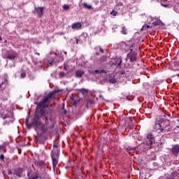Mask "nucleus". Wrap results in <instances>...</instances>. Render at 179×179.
<instances>
[{"label":"nucleus","instance_id":"57","mask_svg":"<svg viewBox=\"0 0 179 179\" xmlns=\"http://www.w3.org/2000/svg\"><path fill=\"white\" fill-rule=\"evenodd\" d=\"M64 54H66V52H64Z\"/></svg>","mask_w":179,"mask_h":179},{"label":"nucleus","instance_id":"13","mask_svg":"<svg viewBox=\"0 0 179 179\" xmlns=\"http://www.w3.org/2000/svg\"><path fill=\"white\" fill-rule=\"evenodd\" d=\"M71 29L73 30H79V29H82V23L80 22H74L71 25Z\"/></svg>","mask_w":179,"mask_h":179},{"label":"nucleus","instance_id":"49","mask_svg":"<svg viewBox=\"0 0 179 179\" xmlns=\"http://www.w3.org/2000/svg\"><path fill=\"white\" fill-rule=\"evenodd\" d=\"M6 118H7V117H6V116L3 117V120H6Z\"/></svg>","mask_w":179,"mask_h":179},{"label":"nucleus","instance_id":"4","mask_svg":"<svg viewBox=\"0 0 179 179\" xmlns=\"http://www.w3.org/2000/svg\"><path fill=\"white\" fill-rule=\"evenodd\" d=\"M115 31H120L122 34L127 35L128 34V29L124 25H114Z\"/></svg>","mask_w":179,"mask_h":179},{"label":"nucleus","instance_id":"39","mask_svg":"<svg viewBox=\"0 0 179 179\" xmlns=\"http://www.w3.org/2000/svg\"><path fill=\"white\" fill-rule=\"evenodd\" d=\"M48 62H49L50 65H52V64H54L53 60H52V61L48 60Z\"/></svg>","mask_w":179,"mask_h":179},{"label":"nucleus","instance_id":"38","mask_svg":"<svg viewBox=\"0 0 179 179\" xmlns=\"http://www.w3.org/2000/svg\"><path fill=\"white\" fill-rule=\"evenodd\" d=\"M117 80H115V78H114V77H113V84H115V83H117Z\"/></svg>","mask_w":179,"mask_h":179},{"label":"nucleus","instance_id":"40","mask_svg":"<svg viewBox=\"0 0 179 179\" xmlns=\"http://www.w3.org/2000/svg\"><path fill=\"white\" fill-rule=\"evenodd\" d=\"M3 148H5V145H0V150H2Z\"/></svg>","mask_w":179,"mask_h":179},{"label":"nucleus","instance_id":"35","mask_svg":"<svg viewBox=\"0 0 179 179\" xmlns=\"http://www.w3.org/2000/svg\"><path fill=\"white\" fill-rule=\"evenodd\" d=\"M10 122L6 121L3 122V125H9Z\"/></svg>","mask_w":179,"mask_h":179},{"label":"nucleus","instance_id":"28","mask_svg":"<svg viewBox=\"0 0 179 179\" xmlns=\"http://www.w3.org/2000/svg\"><path fill=\"white\" fill-rule=\"evenodd\" d=\"M78 104H79V101H74L73 103V106H74V107H78Z\"/></svg>","mask_w":179,"mask_h":179},{"label":"nucleus","instance_id":"29","mask_svg":"<svg viewBox=\"0 0 179 179\" xmlns=\"http://www.w3.org/2000/svg\"><path fill=\"white\" fill-rule=\"evenodd\" d=\"M161 5H162L163 7H164V8H167V7L169 6V4H167V3H164L162 2V0H161Z\"/></svg>","mask_w":179,"mask_h":179},{"label":"nucleus","instance_id":"50","mask_svg":"<svg viewBox=\"0 0 179 179\" xmlns=\"http://www.w3.org/2000/svg\"><path fill=\"white\" fill-rule=\"evenodd\" d=\"M162 2H166V1H167L168 0H162Z\"/></svg>","mask_w":179,"mask_h":179},{"label":"nucleus","instance_id":"52","mask_svg":"<svg viewBox=\"0 0 179 179\" xmlns=\"http://www.w3.org/2000/svg\"><path fill=\"white\" fill-rule=\"evenodd\" d=\"M0 41H2V37L0 36Z\"/></svg>","mask_w":179,"mask_h":179},{"label":"nucleus","instance_id":"17","mask_svg":"<svg viewBox=\"0 0 179 179\" xmlns=\"http://www.w3.org/2000/svg\"><path fill=\"white\" fill-rule=\"evenodd\" d=\"M8 59H15L16 58V53H9L7 55Z\"/></svg>","mask_w":179,"mask_h":179},{"label":"nucleus","instance_id":"44","mask_svg":"<svg viewBox=\"0 0 179 179\" xmlns=\"http://www.w3.org/2000/svg\"><path fill=\"white\" fill-rule=\"evenodd\" d=\"M60 75H61L62 76H64V75H65V73H60Z\"/></svg>","mask_w":179,"mask_h":179},{"label":"nucleus","instance_id":"14","mask_svg":"<svg viewBox=\"0 0 179 179\" xmlns=\"http://www.w3.org/2000/svg\"><path fill=\"white\" fill-rule=\"evenodd\" d=\"M160 124H161L162 129H164L170 125V122L168 120H164L160 122Z\"/></svg>","mask_w":179,"mask_h":179},{"label":"nucleus","instance_id":"33","mask_svg":"<svg viewBox=\"0 0 179 179\" xmlns=\"http://www.w3.org/2000/svg\"><path fill=\"white\" fill-rule=\"evenodd\" d=\"M129 50H130V52H134V45H131L129 48Z\"/></svg>","mask_w":179,"mask_h":179},{"label":"nucleus","instance_id":"51","mask_svg":"<svg viewBox=\"0 0 179 179\" xmlns=\"http://www.w3.org/2000/svg\"><path fill=\"white\" fill-rule=\"evenodd\" d=\"M35 54H36L37 55H40V53L38 52H36Z\"/></svg>","mask_w":179,"mask_h":179},{"label":"nucleus","instance_id":"15","mask_svg":"<svg viewBox=\"0 0 179 179\" xmlns=\"http://www.w3.org/2000/svg\"><path fill=\"white\" fill-rule=\"evenodd\" d=\"M16 176L17 177L20 178L22 177V174H23V169L22 168H18L15 170Z\"/></svg>","mask_w":179,"mask_h":179},{"label":"nucleus","instance_id":"19","mask_svg":"<svg viewBox=\"0 0 179 179\" xmlns=\"http://www.w3.org/2000/svg\"><path fill=\"white\" fill-rule=\"evenodd\" d=\"M129 129L131 130L136 129V125L133 122L129 124Z\"/></svg>","mask_w":179,"mask_h":179},{"label":"nucleus","instance_id":"1","mask_svg":"<svg viewBox=\"0 0 179 179\" xmlns=\"http://www.w3.org/2000/svg\"><path fill=\"white\" fill-rule=\"evenodd\" d=\"M62 92V90H57L52 91L48 93V95L43 96V100H41L37 105L35 110V113L31 122L30 126H37L40 125L41 120L45 121L47 120V110H45V104L48 103V100L52 99L53 96H55L57 93Z\"/></svg>","mask_w":179,"mask_h":179},{"label":"nucleus","instance_id":"26","mask_svg":"<svg viewBox=\"0 0 179 179\" xmlns=\"http://www.w3.org/2000/svg\"><path fill=\"white\" fill-rule=\"evenodd\" d=\"M152 27H150V25H148V24H145V25H143V29H151Z\"/></svg>","mask_w":179,"mask_h":179},{"label":"nucleus","instance_id":"5","mask_svg":"<svg viewBox=\"0 0 179 179\" xmlns=\"http://www.w3.org/2000/svg\"><path fill=\"white\" fill-rule=\"evenodd\" d=\"M138 53L136 52H129L127 55V58L130 59V62H136L138 59Z\"/></svg>","mask_w":179,"mask_h":179},{"label":"nucleus","instance_id":"32","mask_svg":"<svg viewBox=\"0 0 179 179\" xmlns=\"http://www.w3.org/2000/svg\"><path fill=\"white\" fill-rule=\"evenodd\" d=\"M0 160H2V161L5 160V156H3V154L0 155Z\"/></svg>","mask_w":179,"mask_h":179},{"label":"nucleus","instance_id":"31","mask_svg":"<svg viewBox=\"0 0 179 179\" xmlns=\"http://www.w3.org/2000/svg\"><path fill=\"white\" fill-rule=\"evenodd\" d=\"M20 78H21L22 79H24V78H26V73H21V74H20Z\"/></svg>","mask_w":179,"mask_h":179},{"label":"nucleus","instance_id":"41","mask_svg":"<svg viewBox=\"0 0 179 179\" xmlns=\"http://www.w3.org/2000/svg\"><path fill=\"white\" fill-rule=\"evenodd\" d=\"M76 44H79V39L78 38H76Z\"/></svg>","mask_w":179,"mask_h":179},{"label":"nucleus","instance_id":"55","mask_svg":"<svg viewBox=\"0 0 179 179\" xmlns=\"http://www.w3.org/2000/svg\"><path fill=\"white\" fill-rule=\"evenodd\" d=\"M110 15H113V11L110 12Z\"/></svg>","mask_w":179,"mask_h":179},{"label":"nucleus","instance_id":"16","mask_svg":"<svg viewBox=\"0 0 179 179\" xmlns=\"http://www.w3.org/2000/svg\"><path fill=\"white\" fill-rule=\"evenodd\" d=\"M79 92H80V93H82L83 96H87V94H89V90L85 88L79 90Z\"/></svg>","mask_w":179,"mask_h":179},{"label":"nucleus","instance_id":"34","mask_svg":"<svg viewBox=\"0 0 179 179\" xmlns=\"http://www.w3.org/2000/svg\"><path fill=\"white\" fill-rule=\"evenodd\" d=\"M117 15H118V13H117V11H114V10H113V15L117 16Z\"/></svg>","mask_w":179,"mask_h":179},{"label":"nucleus","instance_id":"53","mask_svg":"<svg viewBox=\"0 0 179 179\" xmlns=\"http://www.w3.org/2000/svg\"><path fill=\"white\" fill-rule=\"evenodd\" d=\"M124 73H125V72H122L120 73V74L123 75Z\"/></svg>","mask_w":179,"mask_h":179},{"label":"nucleus","instance_id":"18","mask_svg":"<svg viewBox=\"0 0 179 179\" xmlns=\"http://www.w3.org/2000/svg\"><path fill=\"white\" fill-rule=\"evenodd\" d=\"M170 131H171V129L169 127H167L166 128L162 129L160 131V133L167 134V133L170 132Z\"/></svg>","mask_w":179,"mask_h":179},{"label":"nucleus","instance_id":"6","mask_svg":"<svg viewBox=\"0 0 179 179\" xmlns=\"http://www.w3.org/2000/svg\"><path fill=\"white\" fill-rule=\"evenodd\" d=\"M155 142V138L152 134H148L145 139V145H152Z\"/></svg>","mask_w":179,"mask_h":179},{"label":"nucleus","instance_id":"10","mask_svg":"<svg viewBox=\"0 0 179 179\" xmlns=\"http://www.w3.org/2000/svg\"><path fill=\"white\" fill-rule=\"evenodd\" d=\"M27 177L28 179H41V177H40V175L37 174V173H33L31 174V171H29L27 172Z\"/></svg>","mask_w":179,"mask_h":179},{"label":"nucleus","instance_id":"23","mask_svg":"<svg viewBox=\"0 0 179 179\" xmlns=\"http://www.w3.org/2000/svg\"><path fill=\"white\" fill-rule=\"evenodd\" d=\"M94 73H107L106 70H95Z\"/></svg>","mask_w":179,"mask_h":179},{"label":"nucleus","instance_id":"37","mask_svg":"<svg viewBox=\"0 0 179 179\" xmlns=\"http://www.w3.org/2000/svg\"><path fill=\"white\" fill-rule=\"evenodd\" d=\"M53 147H54V148H58V144H57V143H55V141L54 142Z\"/></svg>","mask_w":179,"mask_h":179},{"label":"nucleus","instance_id":"43","mask_svg":"<svg viewBox=\"0 0 179 179\" xmlns=\"http://www.w3.org/2000/svg\"><path fill=\"white\" fill-rule=\"evenodd\" d=\"M44 164V162H43V161L39 162V164Z\"/></svg>","mask_w":179,"mask_h":179},{"label":"nucleus","instance_id":"7","mask_svg":"<svg viewBox=\"0 0 179 179\" xmlns=\"http://www.w3.org/2000/svg\"><path fill=\"white\" fill-rule=\"evenodd\" d=\"M83 75H85V70L83 69H77L74 72V76L77 79H80V78L83 77Z\"/></svg>","mask_w":179,"mask_h":179},{"label":"nucleus","instance_id":"58","mask_svg":"<svg viewBox=\"0 0 179 179\" xmlns=\"http://www.w3.org/2000/svg\"><path fill=\"white\" fill-rule=\"evenodd\" d=\"M5 43H6V41H5Z\"/></svg>","mask_w":179,"mask_h":179},{"label":"nucleus","instance_id":"47","mask_svg":"<svg viewBox=\"0 0 179 179\" xmlns=\"http://www.w3.org/2000/svg\"><path fill=\"white\" fill-rule=\"evenodd\" d=\"M96 55H100V53L99 52H96Z\"/></svg>","mask_w":179,"mask_h":179},{"label":"nucleus","instance_id":"45","mask_svg":"<svg viewBox=\"0 0 179 179\" xmlns=\"http://www.w3.org/2000/svg\"><path fill=\"white\" fill-rule=\"evenodd\" d=\"M8 174H12V171L9 170L8 171Z\"/></svg>","mask_w":179,"mask_h":179},{"label":"nucleus","instance_id":"36","mask_svg":"<svg viewBox=\"0 0 179 179\" xmlns=\"http://www.w3.org/2000/svg\"><path fill=\"white\" fill-rule=\"evenodd\" d=\"M99 51L101 54H103L104 52V50L101 48H100Z\"/></svg>","mask_w":179,"mask_h":179},{"label":"nucleus","instance_id":"56","mask_svg":"<svg viewBox=\"0 0 179 179\" xmlns=\"http://www.w3.org/2000/svg\"><path fill=\"white\" fill-rule=\"evenodd\" d=\"M64 69H66V66H64Z\"/></svg>","mask_w":179,"mask_h":179},{"label":"nucleus","instance_id":"3","mask_svg":"<svg viewBox=\"0 0 179 179\" xmlns=\"http://www.w3.org/2000/svg\"><path fill=\"white\" fill-rule=\"evenodd\" d=\"M51 158L52 160L53 169L55 170L57 164H58V151L52 150L51 152Z\"/></svg>","mask_w":179,"mask_h":179},{"label":"nucleus","instance_id":"21","mask_svg":"<svg viewBox=\"0 0 179 179\" xmlns=\"http://www.w3.org/2000/svg\"><path fill=\"white\" fill-rule=\"evenodd\" d=\"M83 6H84V8H85V9H89V10H90V9L92 8L91 5H88V4L86 3H83Z\"/></svg>","mask_w":179,"mask_h":179},{"label":"nucleus","instance_id":"27","mask_svg":"<svg viewBox=\"0 0 179 179\" xmlns=\"http://www.w3.org/2000/svg\"><path fill=\"white\" fill-rule=\"evenodd\" d=\"M178 175V173L177 171H175L171 173V176L174 178V177H176Z\"/></svg>","mask_w":179,"mask_h":179},{"label":"nucleus","instance_id":"25","mask_svg":"<svg viewBox=\"0 0 179 179\" xmlns=\"http://www.w3.org/2000/svg\"><path fill=\"white\" fill-rule=\"evenodd\" d=\"M108 59V57L106 56V55H103L101 58V61L102 62H104L106 61H107V59Z\"/></svg>","mask_w":179,"mask_h":179},{"label":"nucleus","instance_id":"48","mask_svg":"<svg viewBox=\"0 0 179 179\" xmlns=\"http://www.w3.org/2000/svg\"><path fill=\"white\" fill-rule=\"evenodd\" d=\"M159 179H164V178L161 176V177L159 178Z\"/></svg>","mask_w":179,"mask_h":179},{"label":"nucleus","instance_id":"54","mask_svg":"<svg viewBox=\"0 0 179 179\" xmlns=\"http://www.w3.org/2000/svg\"><path fill=\"white\" fill-rule=\"evenodd\" d=\"M3 85V83L0 84V87Z\"/></svg>","mask_w":179,"mask_h":179},{"label":"nucleus","instance_id":"59","mask_svg":"<svg viewBox=\"0 0 179 179\" xmlns=\"http://www.w3.org/2000/svg\"><path fill=\"white\" fill-rule=\"evenodd\" d=\"M0 134H1V129H0Z\"/></svg>","mask_w":179,"mask_h":179},{"label":"nucleus","instance_id":"20","mask_svg":"<svg viewBox=\"0 0 179 179\" xmlns=\"http://www.w3.org/2000/svg\"><path fill=\"white\" fill-rule=\"evenodd\" d=\"M155 128L157 129V131H159L161 133V129H162L161 123L155 124Z\"/></svg>","mask_w":179,"mask_h":179},{"label":"nucleus","instance_id":"24","mask_svg":"<svg viewBox=\"0 0 179 179\" xmlns=\"http://www.w3.org/2000/svg\"><path fill=\"white\" fill-rule=\"evenodd\" d=\"M62 114H66V110L65 109V103H62Z\"/></svg>","mask_w":179,"mask_h":179},{"label":"nucleus","instance_id":"9","mask_svg":"<svg viewBox=\"0 0 179 179\" xmlns=\"http://www.w3.org/2000/svg\"><path fill=\"white\" fill-rule=\"evenodd\" d=\"M106 82H109L110 83H113V74H108L106 76V78H103V80L100 81V85H103Z\"/></svg>","mask_w":179,"mask_h":179},{"label":"nucleus","instance_id":"2","mask_svg":"<svg viewBox=\"0 0 179 179\" xmlns=\"http://www.w3.org/2000/svg\"><path fill=\"white\" fill-rule=\"evenodd\" d=\"M25 124L28 129H31V128H34L36 132H37L38 136H41V135L44 134H51L52 135H55L58 134L57 129L54 127V124L48 127V119L46 120H41V123L36 126L31 125V123H29V117H27L25 120ZM31 125V126H30Z\"/></svg>","mask_w":179,"mask_h":179},{"label":"nucleus","instance_id":"11","mask_svg":"<svg viewBox=\"0 0 179 179\" xmlns=\"http://www.w3.org/2000/svg\"><path fill=\"white\" fill-rule=\"evenodd\" d=\"M171 152L173 155L178 157L179 154V145H173L171 150Z\"/></svg>","mask_w":179,"mask_h":179},{"label":"nucleus","instance_id":"8","mask_svg":"<svg viewBox=\"0 0 179 179\" xmlns=\"http://www.w3.org/2000/svg\"><path fill=\"white\" fill-rule=\"evenodd\" d=\"M122 63V59L121 57H117V59H114V62L113 63V67H116L117 69L121 68V64Z\"/></svg>","mask_w":179,"mask_h":179},{"label":"nucleus","instance_id":"42","mask_svg":"<svg viewBox=\"0 0 179 179\" xmlns=\"http://www.w3.org/2000/svg\"><path fill=\"white\" fill-rule=\"evenodd\" d=\"M127 150H135V148H131V147H128V148H127Z\"/></svg>","mask_w":179,"mask_h":179},{"label":"nucleus","instance_id":"22","mask_svg":"<svg viewBox=\"0 0 179 179\" xmlns=\"http://www.w3.org/2000/svg\"><path fill=\"white\" fill-rule=\"evenodd\" d=\"M93 104H94V101L89 99V101L87 103V107L89 108V106H93Z\"/></svg>","mask_w":179,"mask_h":179},{"label":"nucleus","instance_id":"46","mask_svg":"<svg viewBox=\"0 0 179 179\" xmlns=\"http://www.w3.org/2000/svg\"><path fill=\"white\" fill-rule=\"evenodd\" d=\"M167 179H174V178L171 176L170 178H168Z\"/></svg>","mask_w":179,"mask_h":179},{"label":"nucleus","instance_id":"12","mask_svg":"<svg viewBox=\"0 0 179 179\" xmlns=\"http://www.w3.org/2000/svg\"><path fill=\"white\" fill-rule=\"evenodd\" d=\"M35 10L38 15V17L43 16V11L44 10V7H35Z\"/></svg>","mask_w":179,"mask_h":179},{"label":"nucleus","instance_id":"30","mask_svg":"<svg viewBox=\"0 0 179 179\" xmlns=\"http://www.w3.org/2000/svg\"><path fill=\"white\" fill-rule=\"evenodd\" d=\"M63 9H64V10H68V9H69V5H64L63 6Z\"/></svg>","mask_w":179,"mask_h":179}]
</instances>
